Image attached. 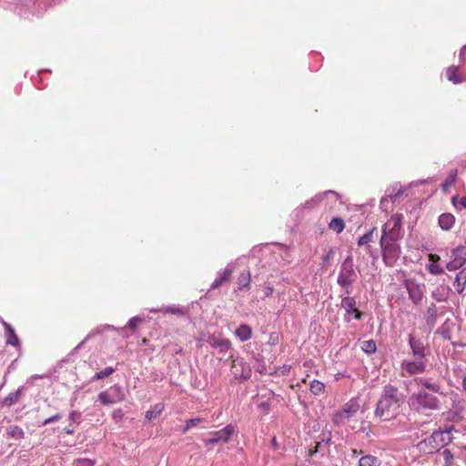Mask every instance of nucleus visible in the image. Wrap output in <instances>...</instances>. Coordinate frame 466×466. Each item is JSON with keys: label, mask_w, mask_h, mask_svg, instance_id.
Listing matches in <instances>:
<instances>
[{"label": "nucleus", "mask_w": 466, "mask_h": 466, "mask_svg": "<svg viewBox=\"0 0 466 466\" xmlns=\"http://www.w3.org/2000/svg\"><path fill=\"white\" fill-rule=\"evenodd\" d=\"M231 373L236 379L248 380L251 376V368L243 359L237 358L232 361Z\"/></svg>", "instance_id": "nucleus-14"}, {"label": "nucleus", "mask_w": 466, "mask_h": 466, "mask_svg": "<svg viewBox=\"0 0 466 466\" xmlns=\"http://www.w3.org/2000/svg\"><path fill=\"white\" fill-rule=\"evenodd\" d=\"M455 181V176L449 177L445 183L443 184L444 190H446L447 187H451Z\"/></svg>", "instance_id": "nucleus-47"}, {"label": "nucleus", "mask_w": 466, "mask_h": 466, "mask_svg": "<svg viewBox=\"0 0 466 466\" xmlns=\"http://www.w3.org/2000/svg\"><path fill=\"white\" fill-rule=\"evenodd\" d=\"M370 238H371V233L365 234L361 238H360L358 244L360 246L366 245L370 241Z\"/></svg>", "instance_id": "nucleus-43"}, {"label": "nucleus", "mask_w": 466, "mask_h": 466, "mask_svg": "<svg viewBox=\"0 0 466 466\" xmlns=\"http://www.w3.org/2000/svg\"><path fill=\"white\" fill-rule=\"evenodd\" d=\"M142 322H143L142 318H140L138 316L133 317L128 320L127 326H125L124 328L121 329V330L124 331L127 328L135 330L137 328V326Z\"/></svg>", "instance_id": "nucleus-37"}, {"label": "nucleus", "mask_w": 466, "mask_h": 466, "mask_svg": "<svg viewBox=\"0 0 466 466\" xmlns=\"http://www.w3.org/2000/svg\"><path fill=\"white\" fill-rule=\"evenodd\" d=\"M7 434L15 440H21L25 437L23 429L17 425H11L7 428Z\"/></svg>", "instance_id": "nucleus-30"}, {"label": "nucleus", "mask_w": 466, "mask_h": 466, "mask_svg": "<svg viewBox=\"0 0 466 466\" xmlns=\"http://www.w3.org/2000/svg\"><path fill=\"white\" fill-rule=\"evenodd\" d=\"M164 410L163 403L155 404L150 410L146 412V419L147 420H155Z\"/></svg>", "instance_id": "nucleus-29"}, {"label": "nucleus", "mask_w": 466, "mask_h": 466, "mask_svg": "<svg viewBox=\"0 0 466 466\" xmlns=\"http://www.w3.org/2000/svg\"><path fill=\"white\" fill-rule=\"evenodd\" d=\"M353 454L354 455H357L358 454V451L356 450L353 451Z\"/></svg>", "instance_id": "nucleus-57"}, {"label": "nucleus", "mask_w": 466, "mask_h": 466, "mask_svg": "<svg viewBox=\"0 0 466 466\" xmlns=\"http://www.w3.org/2000/svg\"><path fill=\"white\" fill-rule=\"evenodd\" d=\"M341 308L345 310L344 320L350 322L351 319L360 320L362 313L356 307V300L353 297H343L341 299Z\"/></svg>", "instance_id": "nucleus-10"}, {"label": "nucleus", "mask_w": 466, "mask_h": 466, "mask_svg": "<svg viewBox=\"0 0 466 466\" xmlns=\"http://www.w3.org/2000/svg\"><path fill=\"white\" fill-rule=\"evenodd\" d=\"M455 216L451 213H442L440 215L438 223L442 230H450L455 223Z\"/></svg>", "instance_id": "nucleus-18"}, {"label": "nucleus", "mask_w": 466, "mask_h": 466, "mask_svg": "<svg viewBox=\"0 0 466 466\" xmlns=\"http://www.w3.org/2000/svg\"><path fill=\"white\" fill-rule=\"evenodd\" d=\"M436 313H437V310H436V308L434 305H432L431 307H430L428 309V323H431V324H433L434 321H435V318H436Z\"/></svg>", "instance_id": "nucleus-40"}, {"label": "nucleus", "mask_w": 466, "mask_h": 466, "mask_svg": "<svg viewBox=\"0 0 466 466\" xmlns=\"http://www.w3.org/2000/svg\"><path fill=\"white\" fill-rule=\"evenodd\" d=\"M152 312H163V313H170L177 316H184L185 310L177 306L172 305V306H167L163 307L159 309H151Z\"/></svg>", "instance_id": "nucleus-27"}, {"label": "nucleus", "mask_w": 466, "mask_h": 466, "mask_svg": "<svg viewBox=\"0 0 466 466\" xmlns=\"http://www.w3.org/2000/svg\"><path fill=\"white\" fill-rule=\"evenodd\" d=\"M427 359L412 357L405 359L400 363V375L402 377H410L416 374L423 373L427 370Z\"/></svg>", "instance_id": "nucleus-6"}, {"label": "nucleus", "mask_w": 466, "mask_h": 466, "mask_svg": "<svg viewBox=\"0 0 466 466\" xmlns=\"http://www.w3.org/2000/svg\"><path fill=\"white\" fill-rule=\"evenodd\" d=\"M21 390L10 392L4 400L3 403L5 406H12L16 403L21 397Z\"/></svg>", "instance_id": "nucleus-32"}, {"label": "nucleus", "mask_w": 466, "mask_h": 466, "mask_svg": "<svg viewBox=\"0 0 466 466\" xmlns=\"http://www.w3.org/2000/svg\"><path fill=\"white\" fill-rule=\"evenodd\" d=\"M313 201L316 203L319 202H329V203H337L338 201H340L339 196L332 190L326 191L322 194H319L315 196L313 198Z\"/></svg>", "instance_id": "nucleus-21"}, {"label": "nucleus", "mask_w": 466, "mask_h": 466, "mask_svg": "<svg viewBox=\"0 0 466 466\" xmlns=\"http://www.w3.org/2000/svg\"><path fill=\"white\" fill-rule=\"evenodd\" d=\"M416 383L419 386H422L424 389L432 391L434 393H441V385L437 382L430 381L429 380L419 378L416 379Z\"/></svg>", "instance_id": "nucleus-25"}, {"label": "nucleus", "mask_w": 466, "mask_h": 466, "mask_svg": "<svg viewBox=\"0 0 466 466\" xmlns=\"http://www.w3.org/2000/svg\"><path fill=\"white\" fill-rule=\"evenodd\" d=\"M465 52H466V46H464L461 48V56H464Z\"/></svg>", "instance_id": "nucleus-54"}, {"label": "nucleus", "mask_w": 466, "mask_h": 466, "mask_svg": "<svg viewBox=\"0 0 466 466\" xmlns=\"http://www.w3.org/2000/svg\"><path fill=\"white\" fill-rule=\"evenodd\" d=\"M95 462L90 459H78L74 461V466H94Z\"/></svg>", "instance_id": "nucleus-41"}, {"label": "nucleus", "mask_w": 466, "mask_h": 466, "mask_svg": "<svg viewBox=\"0 0 466 466\" xmlns=\"http://www.w3.org/2000/svg\"><path fill=\"white\" fill-rule=\"evenodd\" d=\"M461 386L462 390L466 393V368L460 370Z\"/></svg>", "instance_id": "nucleus-42"}, {"label": "nucleus", "mask_w": 466, "mask_h": 466, "mask_svg": "<svg viewBox=\"0 0 466 466\" xmlns=\"http://www.w3.org/2000/svg\"><path fill=\"white\" fill-rule=\"evenodd\" d=\"M123 416H124V413H123L122 410H120V409L115 410L112 412V418L115 420H120L123 418Z\"/></svg>", "instance_id": "nucleus-46"}, {"label": "nucleus", "mask_w": 466, "mask_h": 466, "mask_svg": "<svg viewBox=\"0 0 466 466\" xmlns=\"http://www.w3.org/2000/svg\"><path fill=\"white\" fill-rule=\"evenodd\" d=\"M233 271L234 268L232 265H228V267L222 272L218 273V276L211 285V289H215L221 286L224 281H227L230 278Z\"/></svg>", "instance_id": "nucleus-20"}, {"label": "nucleus", "mask_w": 466, "mask_h": 466, "mask_svg": "<svg viewBox=\"0 0 466 466\" xmlns=\"http://www.w3.org/2000/svg\"><path fill=\"white\" fill-rule=\"evenodd\" d=\"M236 337H238L241 341L248 340L252 336V329L247 324L240 325L235 331Z\"/></svg>", "instance_id": "nucleus-26"}, {"label": "nucleus", "mask_w": 466, "mask_h": 466, "mask_svg": "<svg viewBox=\"0 0 466 466\" xmlns=\"http://www.w3.org/2000/svg\"><path fill=\"white\" fill-rule=\"evenodd\" d=\"M361 349L366 353H374L377 350V346L374 340H365L362 342Z\"/></svg>", "instance_id": "nucleus-35"}, {"label": "nucleus", "mask_w": 466, "mask_h": 466, "mask_svg": "<svg viewBox=\"0 0 466 466\" xmlns=\"http://www.w3.org/2000/svg\"><path fill=\"white\" fill-rule=\"evenodd\" d=\"M380 461L372 455H364L359 460L358 466H380Z\"/></svg>", "instance_id": "nucleus-28"}, {"label": "nucleus", "mask_w": 466, "mask_h": 466, "mask_svg": "<svg viewBox=\"0 0 466 466\" xmlns=\"http://www.w3.org/2000/svg\"><path fill=\"white\" fill-rule=\"evenodd\" d=\"M115 371V370L111 367H106L105 368L104 370L96 372L94 376V380H102V379H105V378H107L108 376H110L113 372Z\"/></svg>", "instance_id": "nucleus-38"}, {"label": "nucleus", "mask_w": 466, "mask_h": 466, "mask_svg": "<svg viewBox=\"0 0 466 466\" xmlns=\"http://www.w3.org/2000/svg\"><path fill=\"white\" fill-rule=\"evenodd\" d=\"M408 403L412 410L417 411L436 410L440 408L439 399L424 390H420L418 392L411 394Z\"/></svg>", "instance_id": "nucleus-3"}, {"label": "nucleus", "mask_w": 466, "mask_h": 466, "mask_svg": "<svg viewBox=\"0 0 466 466\" xmlns=\"http://www.w3.org/2000/svg\"><path fill=\"white\" fill-rule=\"evenodd\" d=\"M204 420V419L202 418H194V419H191V420H188L183 429V432L186 433L187 431H188L191 428L193 427H196L197 425H198L200 422H202Z\"/></svg>", "instance_id": "nucleus-39"}, {"label": "nucleus", "mask_w": 466, "mask_h": 466, "mask_svg": "<svg viewBox=\"0 0 466 466\" xmlns=\"http://www.w3.org/2000/svg\"><path fill=\"white\" fill-rule=\"evenodd\" d=\"M357 279V273L353 268V263L350 258H348L342 263L337 282L345 290L347 294L351 292L350 286Z\"/></svg>", "instance_id": "nucleus-5"}, {"label": "nucleus", "mask_w": 466, "mask_h": 466, "mask_svg": "<svg viewBox=\"0 0 466 466\" xmlns=\"http://www.w3.org/2000/svg\"><path fill=\"white\" fill-rule=\"evenodd\" d=\"M125 400V392L121 386L116 384L98 394V400L103 405H112Z\"/></svg>", "instance_id": "nucleus-9"}, {"label": "nucleus", "mask_w": 466, "mask_h": 466, "mask_svg": "<svg viewBox=\"0 0 466 466\" xmlns=\"http://www.w3.org/2000/svg\"><path fill=\"white\" fill-rule=\"evenodd\" d=\"M451 441V432L448 431H434L430 437L420 441L417 444V448L420 452L425 454L433 453Z\"/></svg>", "instance_id": "nucleus-2"}, {"label": "nucleus", "mask_w": 466, "mask_h": 466, "mask_svg": "<svg viewBox=\"0 0 466 466\" xmlns=\"http://www.w3.org/2000/svg\"><path fill=\"white\" fill-rule=\"evenodd\" d=\"M466 248L458 247L451 251V259L446 264L449 271H454L461 268L466 262Z\"/></svg>", "instance_id": "nucleus-13"}, {"label": "nucleus", "mask_w": 466, "mask_h": 466, "mask_svg": "<svg viewBox=\"0 0 466 466\" xmlns=\"http://www.w3.org/2000/svg\"><path fill=\"white\" fill-rule=\"evenodd\" d=\"M440 257L435 254L429 255V264L427 265V268L429 272L432 275H441L443 273V268L439 265Z\"/></svg>", "instance_id": "nucleus-22"}, {"label": "nucleus", "mask_w": 466, "mask_h": 466, "mask_svg": "<svg viewBox=\"0 0 466 466\" xmlns=\"http://www.w3.org/2000/svg\"><path fill=\"white\" fill-rule=\"evenodd\" d=\"M451 289L448 286L441 285L438 286L433 291H432V298L437 301H446L451 294Z\"/></svg>", "instance_id": "nucleus-23"}, {"label": "nucleus", "mask_w": 466, "mask_h": 466, "mask_svg": "<svg viewBox=\"0 0 466 466\" xmlns=\"http://www.w3.org/2000/svg\"><path fill=\"white\" fill-rule=\"evenodd\" d=\"M271 293H272V289L271 288H268L267 290H266V296H269Z\"/></svg>", "instance_id": "nucleus-53"}, {"label": "nucleus", "mask_w": 466, "mask_h": 466, "mask_svg": "<svg viewBox=\"0 0 466 466\" xmlns=\"http://www.w3.org/2000/svg\"><path fill=\"white\" fill-rule=\"evenodd\" d=\"M344 228H345L344 221H343V219H341L339 218H334L329 223V228L336 233L342 232Z\"/></svg>", "instance_id": "nucleus-31"}, {"label": "nucleus", "mask_w": 466, "mask_h": 466, "mask_svg": "<svg viewBox=\"0 0 466 466\" xmlns=\"http://www.w3.org/2000/svg\"><path fill=\"white\" fill-rule=\"evenodd\" d=\"M209 344L215 348L218 349L221 352L228 351L231 347V342L227 339H221L215 336H211L208 339Z\"/></svg>", "instance_id": "nucleus-19"}, {"label": "nucleus", "mask_w": 466, "mask_h": 466, "mask_svg": "<svg viewBox=\"0 0 466 466\" xmlns=\"http://www.w3.org/2000/svg\"><path fill=\"white\" fill-rule=\"evenodd\" d=\"M65 431L69 435L74 433V430L71 428H66Z\"/></svg>", "instance_id": "nucleus-50"}, {"label": "nucleus", "mask_w": 466, "mask_h": 466, "mask_svg": "<svg viewBox=\"0 0 466 466\" xmlns=\"http://www.w3.org/2000/svg\"><path fill=\"white\" fill-rule=\"evenodd\" d=\"M106 328L108 329H116V328L114 326H110V325H107Z\"/></svg>", "instance_id": "nucleus-56"}, {"label": "nucleus", "mask_w": 466, "mask_h": 466, "mask_svg": "<svg viewBox=\"0 0 466 466\" xmlns=\"http://www.w3.org/2000/svg\"><path fill=\"white\" fill-rule=\"evenodd\" d=\"M399 390L388 384L384 387L383 392L377 403L375 416L384 420H390L400 407L401 399Z\"/></svg>", "instance_id": "nucleus-1"}, {"label": "nucleus", "mask_w": 466, "mask_h": 466, "mask_svg": "<svg viewBox=\"0 0 466 466\" xmlns=\"http://www.w3.org/2000/svg\"><path fill=\"white\" fill-rule=\"evenodd\" d=\"M325 385L319 380H313L310 383V391L315 395H319L324 391Z\"/></svg>", "instance_id": "nucleus-36"}, {"label": "nucleus", "mask_w": 466, "mask_h": 466, "mask_svg": "<svg viewBox=\"0 0 466 466\" xmlns=\"http://www.w3.org/2000/svg\"><path fill=\"white\" fill-rule=\"evenodd\" d=\"M446 464H450L453 460V455L449 450H445L442 453Z\"/></svg>", "instance_id": "nucleus-44"}, {"label": "nucleus", "mask_w": 466, "mask_h": 466, "mask_svg": "<svg viewBox=\"0 0 466 466\" xmlns=\"http://www.w3.org/2000/svg\"><path fill=\"white\" fill-rule=\"evenodd\" d=\"M0 322L2 323V325L5 328V334L6 337V344H9L12 346H18L19 340H18V338L15 332V329L12 328V326L9 323H7L6 321H5L1 317H0Z\"/></svg>", "instance_id": "nucleus-17"}, {"label": "nucleus", "mask_w": 466, "mask_h": 466, "mask_svg": "<svg viewBox=\"0 0 466 466\" xmlns=\"http://www.w3.org/2000/svg\"><path fill=\"white\" fill-rule=\"evenodd\" d=\"M332 255V250H330L325 257H324V261H327L330 256Z\"/></svg>", "instance_id": "nucleus-51"}, {"label": "nucleus", "mask_w": 466, "mask_h": 466, "mask_svg": "<svg viewBox=\"0 0 466 466\" xmlns=\"http://www.w3.org/2000/svg\"><path fill=\"white\" fill-rule=\"evenodd\" d=\"M406 197L407 195H405V190L402 188V186L399 183H395L386 190L384 197L381 198L380 204L402 202L405 200Z\"/></svg>", "instance_id": "nucleus-11"}, {"label": "nucleus", "mask_w": 466, "mask_h": 466, "mask_svg": "<svg viewBox=\"0 0 466 466\" xmlns=\"http://www.w3.org/2000/svg\"><path fill=\"white\" fill-rule=\"evenodd\" d=\"M380 245L385 264L393 267L400 255V247L397 241L380 239Z\"/></svg>", "instance_id": "nucleus-8"}, {"label": "nucleus", "mask_w": 466, "mask_h": 466, "mask_svg": "<svg viewBox=\"0 0 466 466\" xmlns=\"http://www.w3.org/2000/svg\"><path fill=\"white\" fill-rule=\"evenodd\" d=\"M459 204H466V197L462 198Z\"/></svg>", "instance_id": "nucleus-55"}, {"label": "nucleus", "mask_w": 466, "mask_h": 466, "mask_svg": "<svg viewBox=\"0 0 466 466\" xmlns=\"http://www.w3.org/2000/svg\"><path fill=\"white\" fill-rule=\"evenodd\" d=\"M360 403L357 399H351L342 408L334 413L332 420L336 425H343L359 411Z\"/></svg>", "instance_id": "nucleus-7"}, {"label": "nucleus", "mask_w": 466, "mask_h": 466, "mask_svg": "<svg viewBox=\"0 0 466 466\" xmlns=\"http://www.w3.org/2000/svg\"><path fill=\"white\" fill-rule=\"evenodd\" d=\"M446 76L450 81L453 82L454 84H458V83L461 82V79L458 76V67L457 66H451L448 67V69L446 71Z\"/></svg>", "instance_id": "nucleus-34"}, {"label": "nucleus", "mask_w": 466, "mask_h": 466, "mask_svg": "<svg viewBox=\"0 0 466 466\" xmlns=\"http://www.w3.org/2000/svg\"><path fill=\"white\" fill-rule=\"evenodd\" d=\"M61 418H62V416L60 414H56V415H54L52 417H49L46 420H45L43 421V425H47L49 423L55 422L56 420H59Z\"/></svg>", "instance_id": "nucleus-45"}, {"label": "nucleus", "mask_w": 466, "mask_h": 466, "mask_svg": "<svg viewBox=\"0 0 466 466\" xmlns=\"http://www.w3.org/2000/svg\"><path fill=\"white\" fill-rule=\"evenodd\" d=\"M235 428L233 425L228 424L224 429L211 433L212 438L204 441L206 446L215 445L218 443H227L230 437L234 434Z\"/></svg>", "instance_id": "nucleus-12"}, {"label": "nucleus", "mask_w": 466, "mask_h": 466, "mask_svg": "<svg viewBox=\"0 0 466 466\" xmlns=\"http://www.w3.org/2000/svg\"><path fill=\"white\" fill-rule=\"evenodd\" d=\"M454 287L459 294H461L466 288V268L460 270L454 280Z\"/></svg>", "instance_id": "nucleus-24"}, {"label": "nucleus", "mask_w": 466, "mask_h": 466, "mask_svg": "<svg viewBox=\"0 0 466 466\" xmlns=\"http://www.w3.org/2000/svg\"><path fill=\"white\" fill-rule=\"evenodd\" d=\"M89 336H87L82 342H80L76 347V350H78L80 349L83 344L88 339Z\"/></svg>", "instance_id": "nucleus-49"}, {"label": "nucleus", "mask_w": 466, "mask_h": 466, "mask_svg": "<svg viewBox=\"0 0 466 466\" xmlns=\"http://www.w3.org/2000/svg\"><path fill=\"white\" fill-rule=\"evenodd\" d=\"M79 416H80V414L77 411L74 410V411L70 412L69 420L75 421Z\"/></svg>", "instance_id": "nucleus-48"}, {"label": "nucleus", "mask_w": 466, "mask_h": 466, "mask_svg": "<svg viewBox=\"0 0 466 466\" xmlns=\"http://www.w3.org/2000/svg\"><path fill=\"white\" fill-rule=\"evenodd\" d=\"M403 215L396 213L383 225L380 239L398 241L402 238Z\"/></svg>", "instance_id": "nucleus-4"}, {"label": "nucleus", "mask_w": 466, "mask_h": 466, "mask_svg": "<svg viewBox=\"0 0 466 466\" xmlns=\"http://www.w3.org/2000/svg\"><path fill=\"white\" fill-rule=\"evenodd\" d=\"M409 345L412 357L426 358L430 354V350L424 345V342L412 334L409 335Z\"/></svg>", "instance_id": "nucleus-15"}, {"label": "nucleus", "mask_w": 466, "mask_h": 466, "mask_svg": "<svg viewBox=\"0 0 466 466\" xmlns=\"http://www.w3.org/2000/svg\"><path fill=\"white\" fill-rule=\"evenodd\" d=\"M406 288H407L410 299L415 304L419 303L421 300L422 296H423L421 288L418 284H416L414 282H410V281L406 283Z\"/></svg>", "instance_id": "nucleus-16"}, {"label": "nucleus", "mask_w": 466, "mask_h": 466, "mask_svg": "<svg viewBox=\"0 0 466 466\" xmlns=\"http://www.w3.org/2000/svg\"><path fill=\"white\" fill-rule=\"evenodd\" d=\"M251 279V276L248 270L243 271L239 277L238 278V284L239 286V289H243L249 286V282Z\"/></svg>", "instance_id": "nucleus-33"}, {"label": "nucleus", "mask_w": 466, "mask_h": 466, "mask_svg": "<svg viewBox=\"0 0 466 466\" xmlns=\"http://www.w3.org/2000/svg\"><path fill=\"white\" fill-rule=\"evenodd\" d=\"M457 200H458V196H453L451 198V204H457Z\"/></svg>", "instance_id": "nucleus-52"}]
</instances>
